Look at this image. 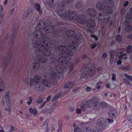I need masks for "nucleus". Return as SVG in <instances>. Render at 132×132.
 I'll use <instances>...</instances> for the list:
<instances>
[{"label":"nucleus","instance_id":"obj_1","mask_svg":"<svg viewBox=\"0 0 132 132\" xmlns=\"http://www.w3.org/2000/svg\"><path fill=\"white\" fill-rule=\"evenodd\" d=\"M59 44L56 45L57 47L56 50H55L54 48L51 49L50 48L48 49L50 51V54L48 55L46 54H44L43 55L40 57H35L34 58L33 60L34 61L33 67L32 68H29L28 71L32 73L34 71L35 69L38 68L40 65V63L42 64L45 63L46 62H49L50 63L55 64L57 63H58V65H56L55 67V69L56 72H51L56 73V76H59V79L60 78H62L63 77V73H64V71L66 70V69L69 68L70 65V63L69 61L67 60V59L65 58V57L67 56V55H72L73 54L72 52L69 51L67 53V52L61 53L60 54V55L61 57L59 58L58 60L56 58L54 57H51L49 56L51 54V51L53 50L54 52L53 53H56V51L57 49V48L58 46V44L59 42H58Z\"/></svg>","mask_w":132,"mask_h":132},{"label":"nucleus","instance_id":"obj_2","mask_svg":"<svg viewBox=\"0 0 132 132\" xmlns=\"http://www.w3.org/2000/svg\"><path fill=\"white\" fill-rule=\"evenodd\" d=\"M45 39H41V40H37L33 42L32 46L34 47H36L35 49H33L35 51L32 52L31 56L32 57L40 58L44 54L47 55L50 54V51L48 49L50 48L56 50L57 46L59 44L58 40L56 39L52 40L50 38H45Z\"/></svg>","mask_w":132,"mask_h":132},{"label":"nucleus","instance_id":"obj_3","mask_svg":"<svg viewBox=\"0 0 132 132\" xmlns=\"http://www.w3.org/2000/svg\"><path fill=\"white\" fill-rule=\"evenodd\" d=\"M50 78L48 80L44 79L42 82L36 83L35 86L37 90L42 91L45 89L46 86L48 88L50 87L51 85L54 84L55 80H58L59 77V76H56V73L53 72L50 73Z\"/></svg>","mask_w":132,"mask_h":132},{"label":"nucleus","instance_id":"obj_4","mask_svg":"<svg viewBox=\"0 0 132 132\" xmlns=\"http://www.w3.org/2000/svg\"><path fill=\"white\" fill-rule=\"evenodd\" d=\"M66 35L68 36L72 37L68 38L70 39V41L69 42V45L70 48L73 50V51L76 50V46L78 45L77 40L80 38V35L78 34H76L75 31L71 29H69L66 31Z\"/></svg>","mask_w":132,"mask_h":132},{"label":"nucleus","instance_id":"obj_5","mask_svg":"<svg viewBox=\"0 0 132 132\" xmlns=\"http://www.w3.org/2000/svg\"><path fill=\"white\" fill-rule=\"evenodd\" d=\"M103 1L106 4L105 7L103 3L99 2L96 5L97 8L101 11H104L109 14H111L113 11L111 7L113 5L112 0H104Z\"/></svg>","mask_w":132,"mask_h":132},{"label":"nucleus","instance_id":"obj_6","mask_svg":"<svg viewBox=\"0 0 132 132\" xmlns=\"http://www.w3.org/2000/svg\"><path fill=\"white\" fill-rule=\"evenodd\" d=\"M70 39H68V41H67V42L66 41L64 43V44H67L68 45V47L67 46H68V45H67V46L65 45L60 46H59L57 48V49L59 50H60L61 51H64V52H62V53L67 52V53L68 52H69V51L72 52L73 54L71 56L69 55H67V56L65 57V58L68 57V56L70 57L71 56H72L73 55V53L75 52L76 51H73V50L72 48H70L69 46V41H70Z\"/></svg>","mask_w":132,"mask_h":132},{"label":"nucleus","instance_id":"obj_7","mask_svg":"<svg viewBox=\"0 0 132 132\" xmlns=\"http://www.w3.org/2000/svg\"><path fill=\"white\" fill-rule=\"evenodd\" d=\"M106 13H102L99 14L98 16L99 21H101V22H109L110 18L109 15L108 14V13L107 12Z\"/></svg>","mask_w":132,"mask_h":132},{"label":"nucleus","instance_id":"obj_8","mask_svg":"<svg viewBox=\"0 0 132 132\" xmlns=\"http://www.w3.org/2000/svg\"><path fill=\"white\" fill-rule=\"evenodd\" d=\"M12 49L11 48L10 49L9 52L7 55L5 57L3 63L4 66L3 69L4 70L6 67L8 65L11 60V56L12 55Z\"/></svg>","mask_w":132,"mask_h":132},{"label":"nucleus","instance_id":"obj_9","mask_svg":"<svg viewBox=\"0 0 132 132\" xmlns=\"http://www.w3.org/2000/svg\"><path fill=\"white\" fill-rule=\"evenodd\" d=\"M95 71V67L92 66L91 68L88 69L87 73L83 72L82 73V76L85 78H87L88 76H91L94 74Z\"/></svg>","mask_w":132,"mask_h":132},{"label":"nucleus","instance_id":"obj_10","mask_svg":"<svg viewBox=\"0 0 132 132\" xmlns=\"http://www.w3.org/2000/svg\"><path fill=\"white\" fill-rule=\"evenodd\" d=\"M41 79V77L38 75L35 76L34 78L33 79L30 78H28L25 80L26 82L27 83L29 84L30 86H32L34 84V82L36 83L39 82Z\"/></svg>","mask_w":132,"mask_h":132},{"label":"nucleus","instance_id":"obj_11","mask_svg":"<svg viewBox=\"0 0 132 132\" xmlns=\"http://www.w3.org/2000/svg\"><path fill=\"white\" fill-rule=\"evenodd\" d=\"M33 35L37 38H42V39H45V38H49L47 37V36L43 34L42 31L39 30H35L34 32Z\"/></svg>","mask_w":132,"mask_h":132},{"label":"nucleus","instance_id":"obj_12","mask_svg":"<svg viewBox=\"0 0 132 132\" xmlns=\"http://www.w3.org/2000/svg\"><path fill=\"white\" fill-rule=\"evenodd\" d=\"M77 18V13L76 12H71L70 11L67 12V15L66 19H69L72 20H75Z\"/></svg>","mask_w":132,"mask_h":132},{"label":"nucleus","instance_id":"obj_13","mask_svg":"<svg viewBox=\"0 0 132 132\" xmlns=\"http://www.w3.org/2000/svg\"><path fill=\"white\" fill-rule=\"evenodd\" d=\"M18 28V25H15V24L13 25L12 30L13 32L12 34V38L11 39V41L12 42L11 45V46L13 44L14 37L16 36Z\"/></svg>","mask_w":132,"mask_h":132},{"label":"nucleus","instance_id":"obj_14","mask_svg":"<svg viewBox=\"0 0 132 132\" xmlns=\"http://www.w3.org/2000/svg\"><path fill=\"white\" fill-rule=\"evenodd\" d=\"M86 25L88 28L92 29H94L95 28V23L93 20L89 19L87 21Z\"/></svg>","mask_w":132,"mask_h":132},{"label":"nucleus","instance_id":"obj_15","mask_svg":"<svg viewBox=\"0 0 132 132\" xmlns=\"http://www.w3.org/2000/svg\"><path fill=\"white\" fill-rule=\"evenodd\" d=\"M57 12L58 15L62 18H64L66 19V16L67 15V12H66V11L65 9H61L58 10Z\"/></svg>","mask_w":132,"mask_h":132},{"label":"nucleus","instance_id":"obj_16","mask_svg":"<svg viewBox=\"0 0 132 132\" xmlns=\"http://www.w3.org/2000/svg\"><path fill=\"white\" fill-rule=\"evenodd\" d=\"M107 123L106 121L104 119L102 118H100L97 121L96 124L97 125L101 126V128H104V127Z\"/></svg>","mask_w":132,"mask_h":132},{"label":"nucleus","instance_id":"obj_17","mask_svg":"<svg viewBox=\"0 0 132 132\" xmlns=\"http://www.w3.org/2000/svg\"><path fill=\"white\" fill-rule=\"evenodd\" d=\"M93 100L94 103V105L93 106V108L95 110H99L100 109V104H99L98 102V99L96 96L93 97Z\"/></svg>","mask_w":132,"mask_h":132},{"label":"nucleus","instance_id":"obj_18","mask_svg":"<svg viewBox=\"0 0 132 132\" xmlns=\"http://www.w3.org/2000/svg\"><path fill=\"white\" fill-rule=\"evenodd\" d=\"M87 14L89 16L93 17L96 14V12L93 9H88L87 11Z\"/></svg>","mask_w":132,"mask_h":132},{"label":"nucleus","instance_id":"obj_19","mask_svg":"<svg viewBox=\"0 0 132 132\" xmlns=\"http://www.w3.org/2000/svg\"><path fill=\"white\" fill-rule=\"evenodd\" d=\"M77 21L80 23H83L86 21V18L83 14H79L77 17Z\"/></svg>","mask_w":132,"mask_h":132},{"label":"nucleus","instance_id":"obj_20","mask_svg":"<svg viewBox=\"0 0 132 132\" xmlns=\"http://www.w3.org/2000/svg\"><path fill=\"white\" fill-rule=\"evenodd\" d=\"M32 11V10H30V8H29L23 15V19H26L28 18Z\"/></svg>","mask_w":132,"mask_h":132},{"label":"nucleus","instance_id":"obj_21","mask_svg":"<svg viewBox=\"0 0 132 132\" xmlns=\"http://www.w3.org/2000/svg\"><path fill=\"white\" fill-rule=\"evenodd\" d=\"M43 2L47 3L48 5L50 7L52 8L54 7L56 5V3L54 0H44Z\"/></svg>","mask_w":132,"mask_h":132},{"label":"nucleus","instance_id":"obj_22","mask_svg":"<svg viewBox=\"0 0 132 132\" xmlns=\"http://www.w3.org/2000/svg\"><path fill=\"white\" fill-rule=\"evenodd\" d=\"M108 113L110 117L111 118H114L117 115V111L114 109L110 110Z\"/></svg>","mask_w":132,"mask_h":132},{"label":"nucleus","instance_id":"obj_23","mask_svg":"<svg viewBox=\"0 0 132 132\" xmlns=\"http://www.w3.org/2000/svg\"><path fill=\"white\" fill-rule=\"evenodd\" d=\"M55 109V105H52L48 109L46 108L44 109L43 111L45 113H48L53 112Z\"/></svg>","mask_w":132,"mask_h":132},{"label":"nucleus","instance_id":"obj_24","mask_svg":"<svg viewBox=\"0 0 132 132\" xmlns=\"http://www.w3.org/2000/svg\"><path fill=\"white\" fill-rule=\"evenodd\" d=\"M54 29V27L51 25H48L45 27L44 30L46 32L50 33L53 32Z\"/></svg>","mask_w":132,"mask_h":132},{"label":"nucleus","instance_id":"obj_25","mask_svg":"<svg viewBox=\"0 0 132 132\" xmlns=\"http://www.w3.org/2000/svg\"><path fill=\"white\" fill-rule=\"evenodd\" d=\"M45 23L43 21H41L38 22L37 23V25L38 28L41 29H45Z\"/></svg>","mask_w":132,"mask_h":132},{"label":"nucleus","instance_id":"obj_26","mask_svg":"<svg viewBox=\"0 0 132 132\" xmlns=\"http://www.w3.org/2000/svg\"><path fill=\"white\" fill-rule=\"evenodd\" d=\"M93 97L90 100L87 101L85 103L86 107L87 108H89L92 106L94 104V102L93 100Z\"/></svg>","mask_w":132,"mask_h":132},{"label":"nucleus","instance_id":"obj_27","mask_svg":"<svg viewBox=\"0 0 132 132\" xmlns=\"http://www.w3.org/2000/svg\"><path fill=\"white\" fill-rule=\"evenodd\" d=\"M86 108L85 104H83L81 106L80 109L78 108L76 109V112L78 114H80L81 111H85Z\"/></svg>","mask_w":132,"mask_h":132},{"label":"nucleus","instance_id":"obj_28","mask_svg":"<svg viewBox=\"0 0 132 132\" xmlns=\"http://www.w3.org/2000/svg\"><path fill=\"white\" fill-rule=\"evenodd\" d=\"M74 84L73 82H69L66 83L64 85V88L65 89L68 88H70L73 86Z\"/></svg>","mask_w":132,"mask_h":132},{"label":"nucleus","instance_id":"obj_29","mask_svg":"<svg viewBox=\"0 0 132 132\" xmlns=\"http://www.w3.org/2000/svg\"><path fill=\"white\" fill-rule=\"evenodd\" d=\"M29 110L31 114L34 115V117H36V115L38 114L37 111L36 109L34 110L32 108H30L29 109Z\"/></svg>","mask_w":132,"mask_h":132},{"label":"nucleus","instance_id":"obj_30","mask_svg":"<svg viewBox=\"0 0 132 132\" xmlns=\"http://www.w3.org/2000/svg\"><path fill=\"white\" fill-rule=\"evenodd\" d=\"M35 9L40 14H41L42 13V11L40 9V7L39 5L38 4L36 3L35 4Z\"/></svg>","mask_w":132,"mask_h":132},{"label":"nucleus","instance_id":"obj_31","mask_svg":"<svg viewBox=\"0 0 132 132\" xmlns=\"http://www.w3.org/2000/svg\"><path fill=\"white\" fill-rule=\"evenodd\" d=\"M115 38L117 42L118 43H120L122 40L121 36L119 34L117 35Z\"/></svg>","mask_w":132,"mask_h":132},{"label":"nucleus","instance_id":"obj_32","mask_svg":"<svg viewBox=\"0 0 132 132\" xmlns=\"http://www.w3.org/2000/svg\"><path fill=\"white\" fill-rule=\"evenodd\" d=\"M100 108H102L103 109H105L108 107L107 104L104 102H101L100 103Z\"/></svg>","mask_w":132,"mask_h":132},{"label":"nucleus","instance_id":"obj_33","mask_svg":"<svg viewBox=\"0 0 132 132\" xmlns=\"http://www.w3.org/2000/svg\"><path fill=\"white\" fill-rule=\"evenodd\" d=\"M68 3L66 0H64L62 2L59 3L58 4L59 6L60 7L62 8L65 6L66 4H67Z\"/></svg>","mask_w":132,"mask_h":132},{"label":"nucleus","instance_id":"obj_34","mask_svg":"<svg viewBox=\"0 0 132 132\" xmlns=\"http://www.w3.org/2000/svg\"><path fill=\"white\" fill-rule=\"evenodd\" d=\"M125 30L127 32L130 31L132 30V27L129 24H127L125 28Z\"/></svg>","mask_w":132,"mask_h":132},{"label":"nucleus","instance_id":"obj_35","mask_svg":"<svg viewBox=\"0 0 132 132\" xmlns=\"http://www.w3.org/2000/svg\"><path fill=\"white\" fill-rule=\"evenodd\" d=\"M126 51L128 53H132V46L129 45L128 46L126 49Z\"/></svg>","mask_w":132,"mask_h":132},{"label":"nucleus","instance_id":"obj_36","mask_svg":"<svg viewBox=\"0 0 132 132\" xmlns=\"http://www.w3.org/2000/svg\"><path fill=\"white\" fill-rule=\"evenodd\" d=\"M127 20L130 19L132 18V14L130 12L127 13L126 16Z\"/></svg>","mask_w":132,"mask_h":132},{"label":"nucleus","instance_id":"obj_37","mask_svg":"<svg viewBox=\"0 0 132 132\" xmlns=\"http://www.w3.org/2000/svg\"><path fill=\"white\" fill-rule=\"evenodd\" d=\"M74 132H83V131L81 129L79 128L78 126H76L75 127Z\"/></svg>","mask_w":132,"mask_h":132},{"label":"nucleus","instance_id":"obj_38","mask_svg":"<svg viewBox=\"0 0 132 132\" xmlns=\"http://www.w3.org/2000/svg\"><path fill=\"white\" fill-rule=\"evenodd\" d=\"M5 101L7 105L9 106H11L12 104V103L10 98L6 99L5 100Z\"/></svg>","mask_w":132,"mask_h":132},{"label":"nucleus","instance_id":"obj_39","mask_svg":"<svg viewBox=\"0 0 132 132\" xmlns=\"http://www.w3.org/2000/svg\"><path fill=\"white\" fill-rule=\"evenodd\" d=\"M84 132H94L93 129H90L89 127H86L84 130Z\"/></svg>","mask_w":132,"mask_h":132},{"label":"nucleus","instance_id":"obj_40","mask_svg":"<svg viewBox=\"0 0 132 132\" xmlns=\"http://www.w3.org/2000/svg\"><path fill=\"white\" fill-rule=\"evenodd\" d=\"M14 10L15 8L14 7H11V9L9 10V14L10 15L13 14Z\"/></svg>","mask_w":132,"mask_h":132},{"label":"nucleus","instance_id":"obj_41","mask_svg":"<svg viewBox=\"0 0 132 132\" xmlns=\"http://www.w3.org/2000/svg\"><path fill=\"white\" fill-rule=\"evenodd\" d=\"M82 3L80 2H76V8L77 9L80 8L82 6Z\"/></svg>","mask_w":132,"mask_h":132},{"label":"nucleus","instance_id":"obj_42","mask_svg":"<svg viewBox=\"0 0 132 132\" xmlns=\"http://www.w3.org/2000/svg\"><path fill=\"white\" fill-rule=\"evenodd\" d=\"M36 103L38 104H41L43 101V99L41 97H39L36 100Z\"/></svg>","mask_w":132,"mask_h":132},{"label":"nucleus","instance_id":"obj_43","mask_svg":"<svg viewBox=\"0 0 132 132\" xmlns=\"http://www.w3.org/2000/svg\"><path fill=\"white\" fill-rule=\"evenodd\" d=\"M125 77L128 78L129 81H132V76L130 75H128L126 73L124 74Z\"/></svg>","mask_w":132,"mask_h":132},{"label":"nucleus","instance_id":"obj_44","mask_svg":"<svg viewBox=\"0 0 132 132\" xmlns=\"http://www.w3.org/2000/svg\"><path fill=\"white\" fill-rule=\"evenodd\" d=\"M9 93H10L9 91H7L5 93L4 96L5 100L10 98L9 97Z\"/></svg>","mask_w":132,"mask_h":132},{"label":"nucleus","instance_id":"obj_45","mask_svg":"<svg viewBox=\"0 0 132 132\" xmlns=\"http://www.w3.org/2000/svg\"><path fill=\"white\" fill-rule=\"evenodd\" d=\"M97 43H95L93 44H90V47L92 49H93L97 46Z\"/></svg>","mask_w":132,"mask_h":132},{"label":"nucleus","instance_id":"obj_46","mask_svg":"<svg viewBox=\"0 0 132 132\" xmlns=\"http://www.w3.org/2000/svg\"><path fill=\"white\" fill-rule=\"evenodd\" d=\"M108 56V55L106 53H103L102 55V57L103 60H105Z\"/></svg>","mask_w":132,"mask_h":132},{"label":"nucleus","instance_id":"obj_47","mask_svg":"<svg viewBox=\"0 0 132 132\" xmlns=\"http://www.w3.org/2000/svg\"><path fill=\"white\" fill-rule=\"evenodd\" d=\"M129 67L128 66H124L121 67L120 69L124 70H127L129 69Z\"/></svg>","mask_w":132,"mask_h":132},{"label":"nucleus","instance_id":"obj_48","mask_svg":"<svg viewBox=\"0 0 132 132\" xmlns=\"http://www.w3.org/2000/svg\"><path fill=\"white\" fill-rule=\"evenodd\" d=\"M3 14V11L0 10V22H1L2 20V17Z\"/></svg>","mask_w":132,"mask_h":132},{"label":"nucleus","instance_id":"obj_49","mask_svg":"<svg viewBox=\"0 0 132 132\" xmlns=\"http://www.w3.org/2000/svg\"><path fill=\"white\" fill-rule=\"evenodd\" d=\"M29 101L27 102V103L28 105H29L32 103V100L31 97H29Z\"/></svg>","mask_w":132,"mask_h":132},{"label":"nucleus","instance_id":"obj_50","mask_svg":"<svg viewBox=\"0 0 132 132\" xmlns=\"http://www.w3.org/2000/svg\"><path fill=\"white\" fill-rule=\"evenodd\" d=\"M111 56H110V61L111 63H112L113 61L114 56L113 54H111Z\"/></svg>","mask_w":132,"mask_h":132},{"label":"nucleus","instance_id":"obj_51","mask_svg":"<svg viewBox=\"0 0 132 132\" xmlns=\"http://www.w3.org/2000/svg\"><path fill=\"white\" fill-rule=\"evenodd\" d=\"M111 75L112 76V79L113 81L116 80V75H115L114 73H112L111 74Z\"/></svg>","mask_w":132,"mask_h":132},{"label":"nucleus","instance_id":"obj_52","mask_svg":"<svg viewBox=\"0 0 132 132\" xmlns=\"http://www.w3.org/2000/svg\"><path fill=\"white\" fill-rule=\"evenodd\" d=\"M4 86L3 81L2 79H0V87H3Z\"/></svg>","mask_w":132,"mask_h":132},{"label":"nucleus","instance_id":"obj_53","mask_svg":"<svg viewBox=\"0 0 132 132\" xmlns=\"http://www.w3.org/2000/svg\"><path fill=\"white\" fill-rule=\"evenodd\" d=\"M91 36L92 37L94 38L95 39V40L97 41L98 40V38L96 36L93 34H92L91 35Z\"/></svg>","mask_w":132,"mask_h":132},{"label":"nucleus","instance_id":"obj_54","mask_svg":"<svg viewBox=\"0 0 132 132\" xmlns=\"http://www.w3.org/2000/svg\"><path fill=\"white\" fill-rule=\"evenodd\" d=\"M106 120L108 121V122L110 123H112L113 121V120L109 118L106 119Z\"/></svg>","mask_w":132,"mask_h":132},{"label":"nucleus","instance_id":"obj_55","mask_svg":"<svg viewBox=\"0 0 132 132\" xmlns=\"http://www.w3.org/2000/svg\"><path fill=\"white\" fill-rule=\"evenodd\" d=\"M46 103L47 102L46 101H45L44 103H43L42 104H41L40 105V106H39V108L40 109H41L43 108Z\"/></svg>","mask_w":132,"mask_h":132},{"label":"nucleus","instance_id":"obj_56","mask_svg":"<svg viewBox=\"0 0 132 132\" xmlns=\"http://www.w3.org/2000/svg\"><path fill=\"white\" fill-rule=\"evenodd\" d=\"M14 130V128L13 126H11L10 127V129L9 130L10 132H12Z\"/></svg>","mask_w":132,"mask_h":132},{"label":"nucleus","instance_id":"obj_57","mask_svg":"<svg viewBox=\"0 0 132 132\" xmlns=\"http://www.w3.org/2000/svg\"><path fill=\"white\" fill-rule=\"evenodd\" d=\"M129 2L128 1L125 2L123 4V6L124 7H126L129 4Z\"/></svg>","mask_w":132,"mask_h":132},{"label":"nucleus","instance_id":"obj_58","mask_svg":"<svg viewBox=\"0 0 132 132\" xmlns=\"http://www.w3.org/2000/svg\"><path fill=\"white\" fill-rule=\"evenodd\" d=\"M91 89V88L89 87H87L86 88V91L87 92H89L90 91Z\"/></svg>","mask_w":132,"mask_h":132},{"label":"nucleus","instance_id":"obj_59","mask_svg":"<svg viewBox=\"0 0 132 132\" xmlns=\"http://www.w3.org/2000/svg\"><path fill=\"white\" fill-rule=\"evenodd\" d=\"M127 120L128 121H130L132 120V115H131L128 118Z\"/></svg>","mask_w":132,"mask_h":132},{"label":"nucleus","instance_id":"obj_60","mask_svg":"<svg viewBox=\"0 0 132 132\" xmlns=\"http://www.w3.org/2000/svg\"><path fill=\"white\" fill-rule=\"evenodd\" d=\"M62 122L61 121H58V125L59 127H61L62 125Z\"/></svg>","mask_w":132,"mask_h":132},{"label":"nucleus","instance_id":"obj_61","mask_svg":"<svg viewBox=\"0 0 132 132\" xmlns=\"http://www.w3.org/2000/svg\"><path fill=\"white\" fill-rule=\"evenodd\" d=\"M79 89V88L78 87H76L74 88L72 90V91L74 92H75L76 90H77L78 89Z\"/></svg>","mask_w":132,"mask_h":132},{"label":"nucleus","instance_id":"obj_62","mask_svg":"<svg viewBox=\"0 0 132 132\" xmlns=\"http://www.w3.org/2000/svg\"><path fill=\"white\" fill-rule=\"evenodd\" d=\"M26 117L28 118H30L31 117V116L27 113H26Z\"/></svg>","mask_w":132,"mask_h":132},{"label":"nucleus","instance_id":"obj_63","mask_svg":"<svg viewBox=\"0 0 132 132\" xmlns=\"http://www.w3.org/2000/svg\"><path fill=\"white\" fill-rule=\"evenodd\" d=\"M122 63V61L121 60H119L117 61V64L118 65H121Z\"/></svg>","mask_w":132,"mask_h":132},{"label":"nucleus","instance_id":"obj_64","mask_svg":"<svg viewBox=\"0 0 132 132\" xmlns=\"http://www.w3.org/2000/svg\"><path fill=\"white\" fill-rule=\"evenodd\" d=\"M87 55L85 54H84V55H83L82 57V58L83 59H85L87 58Z\"/></svg>","mask_w":132,"mask_h":132}]
</instances>
